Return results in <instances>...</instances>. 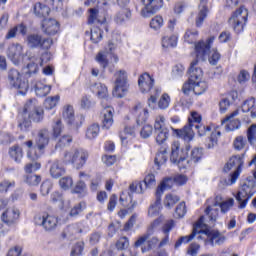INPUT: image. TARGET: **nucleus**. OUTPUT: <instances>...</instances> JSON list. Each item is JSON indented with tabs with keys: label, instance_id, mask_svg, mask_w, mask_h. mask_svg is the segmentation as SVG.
I'll list each match as a JSON object with an SVG mask.
<instances>
[{
	"label": "nucleus",
	"instance_id": "19",
	"mask_svg": "<svg viewBox=\"0 0 256 256\" xmlns=\"http://www.w3.org/2000/svg\"><path fill=\"white\" fill-rule=\"evenodd\" d=\"M132 115L135 117L137 125H143L149 119V111L143 107L142 103H138L133 107Z\"/></svg>",
	"mask_w": 256,
	"mask_h": 256
},
{
	"label": "nucleus",
	"instance_id": "10",
	"mask_svg": "<svg viewBox=\"0 0 256 256\" xmlns=\"http://www.w3.org/2000/svg\"><path fill=\"white\" fill-rule=\"evenodd\" d=\"M35 225L43 227L46 231H55L59 225V218L48 213H43L35 216Z\"/></svg>",
	"mask_w": 256,
	"mask_h": 256
},
{
	"label": "nucleus",
	"instance_id": "38",
	"mask_svg": "<svg viewBox=\"0 0 256 256\" xmlns=\"http://www.w3.org/2000/svg\"><path fill=\"white\" fill-rule=\"evenodd\" d=\"M174 180L173 178H165L160 185L157 187L156 195L162 197L163 193L167 191V189H171L173 187Z\"/></svg>",
	"mask_w": 256,
	"mask_h": 256
},
{
	"label": "nucleus",
	"instance_id": "20",
	"mask_svg": "<svg viewBox=\"0 0 256 256\" xmlns=\"http://www.w3.org/2000/svg\"><path fill=\"white\" fill-rule=\"evenodd\" d=\"M239 98V93L237 91L229 92L224 98L219 102V111L220 113H227V110L233 103Z\"/></svg>",
	"mask_w": 256,
	"mask_h": 256
},
{
	"label": "nucleus",
	"instance_id": "31",
	"mask_svg": "<svg viewBox=\"0 0 256 256\" xmlns=\"http://www.w3.org/2000/svg\"><path fill=\"white\" fill-rule=\"evenodd\" d=\"M39 65H43L41 64V59L37 57L31 58L30 63L26 67V76L31 77V75H35L39 71Z\"/></svg>",
	"mask_w": 256,
	"mask_h": 256
},
{
	"label": "nucleus",
	"instance_id": "23",
	"mask_svg": "<svg viewBox=\"0 0 256 256\" xmlns=\"http://www.w3.org/2000/svg\"><path fill=\"white\" fill-rule=\"evenodd\" d=\"M42 29L46 35H57L59 33V22L55 19H44L42 22Z\"/></svg>",
	"mask_w": 256,
	"mask_h": 256
},
{
	"label": "nucleus",
	"instance_id": "22",
	"mask_svg": "<svg viewBox=\"0 0 256 256\" xmlns=\"http://www.w3.org/2000/svg\"><path fill=\"white\" fill-rule=\"evenodd\" d=\"M239 115V110H236L232 112L230 115H227L223 120H222V125H225L226 131H235V129H239L241 127V121L237 119H233Z\"/></svg>",
	"mask_w": 256,
	"mask_h": 256
},
{
	"label": "nucleus",
	"instance_id": "49",
	"mask_svg": "<svg viewBox=\"0 0 256 256\" xmlns=\"http://www.w3.org/2000/svg\"><path fill=\"white\" fill-rule=\"evenodd\" d=\"M100 127L99 124H91L86 130L87 139H95L99 135Z\"/></svg>",
	"mask_w": 256,
	"mask_h": 256
},
{
	"label": "nucleus",
	"instance_id": "28",
	"mask_svg": "<svg viewBox=\"0 0 256 256\" xmlns=\"http://www.w3.org/2000/svg\"><path fill=\"white\" fill-rule=\"evenodd\" d=\"M50 175L53 179H59L65 175V167L59 160H54L50 166Z\"/></svg>",
	"mask_w": 256,
	"mask_h": 256
},
{
	"label": "nucleus",
	"instance_id": "2",
	"mask_svg": "<svg viewBox=\"0 0 256 256\" xmlns=\"http://www.w3.org/2000/svg\"><path fill=\"white\" fill-rule=\"evenodd\" d=\"M44 111L35 98L29 99L25 104L23 111L19 114L18 127L20 131L27 133L31 129V121L41 123L43 121Z\"/></svg>",
	"mask_w": 256,
	"mask_h": 256
},
{
	"label": "nucleus",
	"instance_id": "63",
	"mask_svg": "<svg viewBox=\"0 0 256 256\" xmlns=\"http://www.w3.org/2000/svg\"><path fill=\"white\" fill-rule=\"evenodd\" d=\"M169 103H171V97H169V94H163L158 101V108L167 109V107H169Z\"/></svg>",
	"mask_w": 256,
	"mask_h": 256
},
{
	"label": "nucleus",
	"instance_id": "41",
	"mask_svg": "<svg viewBox=\"0 0 256 256\" xmlns=\"http://www.w3.org/2000/svg\"><path fill=\"white\" fill-rule=\"evenodd\" d=\"M162 47H164L165 49H169V47H177V34L163 37Z\"/></svg>",
	"mask_w": 256,
	"mask_h": 256
},
{
	"label": "nucleus",
	"instance_id": "35",
	"mask_svg": "<svg viewBox=\"0 0 256 256\" xmlns=\"http://www.w3.org/2000/svg\"><path fill=\"white\" fill-rule=\"evenodd\" d=\"M49 13H51V8H49L47 5L39 2L34 5V14L36 17H49Z\"/></svg>",
	"mask_w": 256,
	"mask_h": 256
},
{
	"label": "nucleus",
	"instance_id": "6",
	"mask_svg": "<svg viewBox=\"0 0 256 256\" xmlns=\"http://www.w3.org/2000/svg\"><path fill=\"white\" fill-rule=\"evenodd\" d=\"M255 179L253 176H249L245 182L243 183L240 190L237 192L235 199L238 203L239 209H245L247 207V203H249V199L255 195L253 189H255Z\"/></svg>",
	"mask_w": 256,
	"mask_h": 256
},
{
	"label": "nucleus",
	"instance_id": "39",
	"mask_svg": "<svg viewBox=\"0 0 256 256\" xmlns=\"http://www.w3.org/2000/svg\"><path fill=\"white\" fill-rule=\"evenodd\" d=\"M9 154L16 163H21V160L23 159V148L18 145L12 146L9 150Z\"/></svg>",
	"mask_w": 256,
	"mask_h": 256
},
{
	"label": "nucleus",
	"instance_id": "46",
	"mask_svg": "<svg viewBox=\"0 0 256 256\" xmlns=\"http://www.w3.org/2000/svg\"><path fill=\"white\" fill-rule=\"evenodd\" d=\"M90 39L92 43H99L103 39V30L99 26L92 28Z\"/></svg>",
	"mask_w": 256,
	"mask_h": 256
},
{
	"label": "nucleus",
	"instance_id": "59",
	"mask_svg": "<svg viewBox=\"0 0 256 256\" xmlns=\"http://www.w3.org/2000/svg\"><path fill=\"white\" fill-rule=\"evenodd\" d=\"M53 189V182L51 180H45L40 186V192L43 197H46Z\"/></svg>",
	"mask_w": 256,
	"mask_h": 256
},
{
	"label": "nucleus",
	"instance_id": "54",
	"mask_svg": "<svg viewBox=\"0 0 256 256\" xmlns=\"http://www.w3.org/2000/svg\"><path fill=\"white\" fill-rule=\"evenodd\" d=\"M233 205H235V200L233 198H229L226 201H222V203L218 207L220 208L221 213L225 215V213H229Z\"/></svg>",
	"mask_w": 256,
	"mask_h": 256
},
{
	"label": "nucleus",
	"instance_id": "26",
	"mask_svg": "<svg viewBox=\"0 0 256 256\" xmlns=\"http://www.w3.org/2000/svg\"><path fill=\"white\" fill-rule=\"evenodd\" d=\"M198 63H199V60H194L190 64V69H189L190 83H195L196 81H199L201 77H203V70L197 67Z\"/></svg>",
	"mask_w": 256,
	"mask_h": 256
},
{
	"label": "nucleus",
	"instance_id": "60",
	"mask_svg": "<svg viewBox=\"0 0 256 256\" xmlns=\"http://www.w3.org/2000/svg\"><path fill=\"white\" fill-rule=\"evenodd\" d=\"M52 129H53L52 135L55 139H57V137H59V135L63 133V123L61 122V120L57 119L54 122Z\"/></svg>",
	"mask_w": 256,
	"mask_h": 256
},
{
	"label": "nucleus",
	"instance_id": "58",
	"mask_svg": "<svg viewBox=\"0 0 256 256\" xmlns=\"http://www.w3.org/2000/svg\"><path fill=\"white\" fill-rule=\"evenodd\" d=\"M87 207V205L85 204V202H80L76 205H74V207L70 210V217H77V215L83 213V210Z\"/></svg>",
	"mask_w": 256,
	"mask_h": 256
},
{
	"label": "nucleus",
	"instance_id": "55",
	"mask_svg": "<svg viewBox=\"0 0 256 256\" xmlns=\"http://www.w3.org/2000/svg\"><path fill=\"white\" fill-rule=\"evenodd\" d=\"M58 103H59V95L48 97L44 101V107L45 109H53L57 107Z\"/></svg>",
	"mask_w": 256,
	"mask_h": 256
},
{
	"label": "nucleus",
	"instance_id": "3",
	"mask_svg": "<svg viewBox=\"0 0 256 256\" xmlns=\"http://www.w3.org/2000/svg\"><path fill=\"white\" fill-rule=\"evenodd\" d=\"M153 85H155V79L149 75V73L145 72L140 75L138 79V86L141 91V93H149L150 92V98L148 99V106L151 109H155L157 107V97L161 95V88H154Z\"/></svg>",
	"mask_w": 256,
	"mask_h": 256
},
{
	"label": "nucleus",
	"instance_id": "52",
	"mask_svg": "<svg viewBox=\"0 0 256 256\" xmlns=\"http://www.w3.org/2000/svg\"><path fill=\"white\" fill-rule=\"evenodd\" d=\"M154 163L158 166V169L161 165H165V163H167V150L158 152L155 156Z\"/></svg>",
	"mask_w": 256,
	"mask_h": 256
},
{
	"label": "nucleus",
	"instance_id": "37",
	"mask_svg": "<svg viewBox=\"0 0 256 256\" xmlns=\"http://www.w3.org/2000/svg\"><path fill=\"white\" fill-rule=\"evenodd\" d=\"M219 137H221V131L214 130L211 132L210 137L205 141V146L207 149H213L219 141Z\"/></svg>",
	"mask_w": 256,
	"mask_h": 256
},
{
	"label": "nucleus",
	"instance_id": "42",
	"mask_svg": "<svg viewBox=\"0 0 256 256\" xmlns=\"http://www.w3.org/2000/svg\"><path fill=\"white\" fill-rule=\"evenodd\" d=\"M205 213L209 217L210 221H212V223H215V221H217V218L219 217V208L212 204L211 206L206 207Z\"/></svg>",
	"mask_w": 256,
	"mask_h": 256
},
{
	"label": "nucleus",
	"instance_id": "21",
	"mask_svg": "<svg viewBox=\"0 0 256 256\" xmlns=\"http://www.w3.org/2000/svg\"><path fill=\"white\" fill-rule=\"evenodd\" d=\"M62 116L67 125H71V127H80L81 123H79V117H75L73 106L64 107Z\"/></svg>",
	"mask_w": 256,
	"mask_h": 256
},
{
	"label": "nucleus",
	"instance_id": "43",
	"mask_svg": "<svg viewBox=\"0 0 256 256\" xmlns=\"http://www.w3.org/2000/svg\"><path fill=\"white\" fill-rule=\"evenodd\" d=\"M208 88L209 86L205 81H196L193 83V93H195V95H203Z\"/></svg>",
	"mask_w": 256,
	"mask_h": 256
},
{
	"label": "nucleus",
	"instance_id": "30",
	"mask_svg": "<svg viewBox=\"0 0 256 256\" xmlns=\"http://www.w3.org/2000/svg\"><path fill=\"white\" fill-rule=\"evenodd\" d=\"M90 90L94 95H97L99 99H107L109 95V91L107 90V86L101 83H94L90 86Z\"/></svg>",
	"mask_w": 256,
	"mask_h": 256
},
{
	"label": "nucleus",
	"instance_id": "13",
	"mask_svg": "<svg viewBox=\"0 0 256 256\" xmlns=\"http://www.w3.org/2000/svg\"><path fill=\"white\" fill-rule=\"evenodd\" d=\"M27 45L30 49H51L53 45V39L43 38L39 34H30L27 36Z\"/></svg>",
	"mask_w": 256,
	"mask_h": 256
},
{
	"label": "nucleus",
	"instance_id": "36",
	"mask_svg": "<svg viewBox=\"0 0 256 256\" xmlns=\"http://www.w3.org/2000/svg\"><path fill=\"white\" fill-rule=\"evenodd\" d=\"M161 211V196L156 194V200L148 208V217H157Z\"/></svg>",
	"mask_w": 256,
	"mask_h": 256
},
{
	"label": "nucleus",
	"instance_id": "12",
	"mask_svg": "<svg viewBox=\"0 0 256 256\" xmlns=\"http://www.w3.org/2000/svg\"><path fill=\"white\" fill-rule=\"evenodd\" d=\"M214 41L215 36H210L206 41L200 40L195 43L197 61H205V59L209 57V53H211V45H213Z\"/></svg>",
	"mask_w": 256,
	"mask_h": 256
},
{
	"label": "nucleus",
	"instance_id": "53",
	"mask_svg": "<svg viewBox=\"0 0 256 256\" xmlns=\"http://www.w3.org/2000/svg\"><path fill=\"white\" fill-rule=\"evenodd\" d=\"M179 196L173 194H167L164 199V205L168 209H171L176 203H179Z\"/></svg>",
	"mask_w": 256,
	"mask_h": 256
},
{
	"label": "nucleus",
	"instance_id": "14",
	"mask_svg": "<svg viewBox=\"0 0 256 256\" xmlns=\"http://www.w3.org/2000/svg\"><path fill=\"white\" fill-rule=\"evenodd\" d=\"M8 79L10 85L15 89H18L19 95H26L27 91H29V83L21 80V73H19L16 69H11L8 72Z\"/></svg>",
	"mask_w": 256,
	"mask_h": 256
},
{
	"label": "nucleus",
	"instance_id": "1",
	"mask_svg": "<svg viewBox=\"0 0 256 256\" xmlns=\"http://www.w3.org/2000/svg\"><path fill=\"white\" fill-rule=\"evenodd\" d=\"M187 150L181 149V144L177 141L172 143L170 161L178 165L180 169L195 167L203 159V148H194L191 151L190 158L187 160Z\"/></svg>",
	"mask_w": 256,
	"mask_h": 256
},
{
	"label": "nucleus",
	"instance_id": "24",
	"mask_svg": "<svg viewBox=\"0 0 256 256\" xmlns=\"http://www.w3.org/2000/svg\"><path fill=\"white\" fill-rule=\"evenodd\" d=\"M19 219V211L15 208H8L1 216V220L6 225H13V223H17Z\"/></svg>",
	"mask_w": 256,
	"mask_h": 256
},
{
	"label": "nucleus",
	"instance_id": "40",
	"mask_svg": "<svg viewBox=\"0 0 256 256\" xmlns=\"http://www.w3.org/2000/svg\"><path fill=\"white\" fill-rule=\"evenodd\" d=\"M99 15V10L95 9V8H91L90 9V15L88 18V24L89 25H103V23H105V18H103L102 20H100L98 18Z\"/></svg>",
	"mask_w": 256,
	"mask_h": 256
},
{
	"label": "nucleus",
	"instance_id": "4",
	"mask_svg": "<svg viewBox=\"0 0 256 256\" xmlns=\"http://www.w3.org/2000/svg\"><path fill=\"white\" fill-rule=\"evenodd\" d=\"M89 159V152L85 149L65 151L62 156L64 165H73L75 169H83Z\"/></svg>",
	"mask_w": 256,
	"mask_h": 256
},
{
	"label": "nucleus",
	"instance_id": "48",
	"mask_svg": "<svg viewBox=\"0 0 256 256\" xmlns=\"http://www.w3.org/2000/svg\"><path fill=\"white\" fill-rule=\"evenodd\" d=\"M161 223H163V216H160L159 218L155 219L147 228L146 233L151 237L159 229Z\"/></svg>",
	"mask_w": 256,
	"mask_h": 256
},
{
	"label": "nucleus",
	"instance_id": "61",
	"mask_svg": "<svg viewBox=\"0 0 256 256\" xmlns=\"http://www.w3.org/2000/svg\"><path fill=\"white\" fill-rule=\"evenodd\" d=\"M194 129L197 131L199 137H205L207 133H211V126H205L203 124H196Z\"/></svg>",
	"mask_w": 256,
	"mask_h": 256
},
{
	"label": "nucleus",
	"instance_id": "62",
	"mask_svg": "<svg viewBox=\"0 0 256 256\" xmlns=\"http://www.w3.org/2000/svg\"><path fill=\"white\" fill-rule=\"evenodd\" d=\"M83 249H85V244L83 242H77L71 250V256H81L83 254Z\"/></svg>",
	"mask_w": 256,
	"mask_h": 256
},
{
	"label": "nucleus",
	"instance_id": "33",
	"mask_svg": "<svg viewBox=\"0 0 256 256\" xmlns=\"http://www.w3.org/2000/svg\"><path fill=\"white\" fill-rule=\"evenodd\" d=\"M129 19H131V10L129 8H123L116 14L114 21L118 25H123V23L129 21Z\"/></svg>",
	"mask_w": 256,
	"mask_h": 256
},
{
	"label": "nucleus",
	"instance_id": "45",
	"mask_svg": "<svg viewBox=\"0 0 256 256\" xmlns=\"http://www.w3.org/2000/svg\"><path fill=\"white\" fill-rule=\"evenodd\" d=\"M199 37V32L195 29H188L184 35V41L190 45L197 41Z\"/></svg>",
	"mask_w": 256,
	"mask_h": 256
},
{
	"label": "nucleus",
	"instance_id": "44",
	"mask_svg": "<svg viewBox=\"0 0 256 256\" xmlns=\"http://www.w3.org/2000/svg\"><path fill=\"white\" fill-rule=\"evenodd\" d=\"M247 140L248 143H250V145L252 147L256 148V124H252L248 129H247Z\"/></svg>",
	"mask_w": 256,
	"mask_h": 256
},
{
	"label": "nucleus",
	"instance_id": "17",
	"mask_svg": "<svg viewBox=\"0 0 256 256\" xmlns=\"http://www.w3.org/2000/svg\"><path fill=\"white\" fill-rule=\"evenodd\" d=\"M203 229H207V226H205ZM203 229L201 233H205V235H207V238L205 239V245H211V247H215V245H223V243L227 241V237H225V235H223L218 230L207 231Z\"/></svg>",
	"mask_w": 256,
	"mask_h": 256
},
{
	"label": "nucleus",
	"instance_id": "56",
	"mask_svg": "<svg viewBox=\"0 0 256 256\" xmlns=\"http://www.w3.org/2000/svg\"><path fill=\"white\" fill-rule=\"evenodd\" d=\"M245 145H247V141L243 136H237L234 139L233 146L236 151H243L245 149Z\"/></svg>",
	"mask_w": 256,
	"mask_h": 256
},
{
	"label": "nucleus",
	"instance_id": "27",
	"mask_svg": "<svg viewBox=\"0 0 256 256\" xmlns=\"http://www.w3.org/2000/svg\"><path fill=\"white\" fill-rule=\"evenodd\" d=\"M102 127L103 129H111L113 127V108L111 106H105L103 111Z\"/></svg>",
	"mask_w": 256,
	"mask_h": 256
},
{
	"label": "nucleus",
	"instance_id": "50",
	"mask_svg": "<svg viewBox=\"0 0 256 256\" xmlns=\"http://www.w3.org/2000/svg\"><path fill=\"white\" fill-rule=\"evenodd\" d=\"M76 233H79L77 226L69 225L61 233V237L62 239H69V237H73V235H76Z\"/></svg>",
	"mask_w": 256,
	"mask_h": 256
},
{
	"label": "nucleus",
	"instance_id": "29",
	"mask_svg": "<svg viewBox=\"0 0 256 256\" xmlns=\"http://www.w3.org/2000/svg\"><path fill=\"white\" fill-rule=\"evenodd\" d=\"M47 145H49V130L42 129L38 132L36 146L38 147L39 151H42V149H45Z\"/></svg>",
	"mask_w": 256,
	"mask_h": 256
},
{
	"label": "nucleus",
	"instance_id": "25",
	"mask_svg": "<svg viewBox=\"0 0 256 256\" xmlns=\"http://www.w3.org/2000/svg\"><path fill=\"white\" fill-rule=\"evenodd\" d=\"M7 55L13 63H19L21 55H23V46L21 44H12L8 48Z\"/></svg>",
	"mask_w": 256,
	"mask_h": 256
},
{
	"label": "nucleus",
	"instance_id": "47",
	"mask_svg": "<svg viewBox=\"0 0 256 256\" xmlns=\"http://www.w3.org/2000/svg\"><path fill=\"white\" fill-rule=\"evenodd\" d=\"M127 137H135V126H125L124 131L120 132V139L122 143L127 141Z\"/></svg>",
	"mask_w": 256,
	"mask_h": 256
},
{
	"label": "nucleus",
	"instance_id": "57",
	"mask_svg": "<svg viewBox=\"0 0 256 256\" xmlns=\"http://www.w3.org/2000/svg\"><path fill=\"white\" fill-rule=\"evenodd\" d=\"M74 193L85 197V195H87V184H85L83 180L78 181L74 188Z\"/></svg>",
	"mask_w": 256,
	"mask_h": 256
},
{
	"label": "nucleus",
	"instance_id": "34",
	"mask_svg": "<svg viewBox=\"0 0 256 256\" xmlns=\"http://www.w3.org/2000/svg\"><path fill=\"white\" fill-rule=\"evenodd\" d=\"M207 18V1H202L201 5L199 6V13L196 18V27H201L203 22Z\"/></svg>",
	"mask_w": 256,
	"mask_h": 256
},
{
	"label": "nucleus",
	"instance_id": "9",
	"mask_svg": "<svg viewBox=\"0 0 256 256\" xmlns=\"http://www.w3.org/2000/svg\"><path fill=\"white\" fill-rule=\"evenodd\" d=\"M115 86L112 92L113 97L122 99L124 95H127L129 89V84L127 83V72L125 70H120L115 74Z\"/></svg>",
	"mask_w": 256,
	"mask_h": 256
},
{
	"label": "nucleus",
	"instance_id": "15",
	"mask_svg": "<svg viewBox=\"0 0 256 256\" xmlns=\"http://www.w3.org/2000/svg\"><path fill=\"white\" fill-rule=\"evenodd\" d=\"M154 132L156 135V143L163 145L167 139H169V129L165 127V117L158 116L154 123Z\"/></svg>",
	"mask_w": 256,
	"mask_h": 256
},
{
	"label": "nucleus",
	"instance_id": "32",
	"mask_svg": "<svg viewBox=\"0 0 256 256\" xmlns=\"http://www.w3.org/2000/svg\"><path fill=\"white\" fill-rule=\"evenodd\" d=\"M35 93L37 97H47L49 93H51V86L41 82L37 81L34 85Z\"/></svg>",
	"mask_w": 256,
	"mask_h": 256
},
{
	"label": "nucleus",
	"instance_id": "8",
	"mask_svg": "<svg viewBox=\"0 0 256 256\" xmlns=\"http://www.w3.org/2000/svg\"><path fill=\"white\" fill-rule=\"evenodd\" d=\"M249 12L245 7H240L236 10L233 15L229 18V24L234 29L235 33L243 32L247 23V17Z\"/></svg>",
	"mask_w": 256,
	"mask_h": 256
},
{
	"label": "nucleus",
	"instance_id": "18",
	"mask_svg": "<svg viewBox=\"0 0 256 256\" xmlns=\"http://www.w3.org/2000/svg\"><path fill=\"white\" fill-rule=\"evenodd\" d=\"M144 8L141 10L142 17H151L163 7V0H141Z\"/></svg>",
	"mask_w": 256,
	"mask_h": 256
},
{
	"label": "nucleus",
	"instance_id": "7",
	"mask_svg": "<svg viewBox=\"0 0 256 256\" xmlns=\"http://www.w3.org/2000/svg\"><path fill=\"white\" fill-rule=\"evenodd\" d=\"M200 124L201 116L199 113L194 111L191 112V117L188 118L187 125H185L182 129H176L175 132L180 137V139H183L184 141H187L189 143L190 141H193V138L195 137L193 127Z\"/></svg>",
	"mask_w": 256,
	"mask_h": 256
},
{
	"label": "nucleus",
	"instance_id": "11",
	"mask_svg": "<svg viewBox=\"0 0 256 256\" xmlns=\"http://www.w3.org/2000/svg\"><path fill=\"white\" fill-rule=\"evenodd\" d=\"M205 227H206L205 226V216H201L199 218V220L194 224L192 233L188 236L180 237L176 241L174 248L179 249V247H181L182 243L187 244V243H190V241H193L195 239L196 235H201L203 233V229H205Z\"/></svg>",
	"mask_w": 256,
	"mask_h": 256
},
{
	"label": "nucleus",
	"instance_id": "5",
	"mask_svg": "<svg viewBox=\"0 0 256 256\" xmlns=\"http://www.w3.org/2000/svg\"><path fill=\"white\" fill-rule=\"evenodd\" d=\"M243 165V155H234L229 158L227 163L224 165L223 171L224 173H229L232 169H235V171L231 173L229 179L226 180V185H235V183H237L239 175H241V171H243Z\"/></svg>",
	"mask_w": 256,
	"mask_h": 256
},
{
	"label": "nucleus",
	"instance_id": "51",
	"mask_svg": "<svg viewBox=\"0 0 256 256\" xmlns=\"http://www.w3.org/2000/svg\"><path fill=\"white\" fill-rule=\"evenodd\" d=\"M25 183H27V185L30 187H36L39 185V183H41V176L36 174H28L26 175Z\"/></svg>",
	"mask_w": 256,
	"mask_h": 256
},
{
	"label": "nucleus",
	"instance_id": "64",
	"mask_svg": "<svg viewBox=\"0 0 256 256\" xmlns=\"http://www.w3.org/2000/svg\"><path fill=\"white\" fill-rule=\"evenodd\" d=\"M150 27H151V29H154L155 31H157V29H161V27H163V17L156 16V17L152 18L150 21Z\"/></svg>",
	"mask_w": 256,
	"mask_h": 256
},
{
	"label": "nucleus",
	"instance_id": "16",
	"mask_svg": "<svg viewBox=\"0 0 256 256\" xmlns=\"http://www.w3.org/2000/svg\"><path fill=\"white\" fill-rule=\"evenodd\" d=\"M156 183L155 174H148L143 182H134L130 185L129 189L132 193H145L147 189L155 187Z\"/></svg>",
	"mask_w": 256,
	"mask_h": 256
}]
</instances>
